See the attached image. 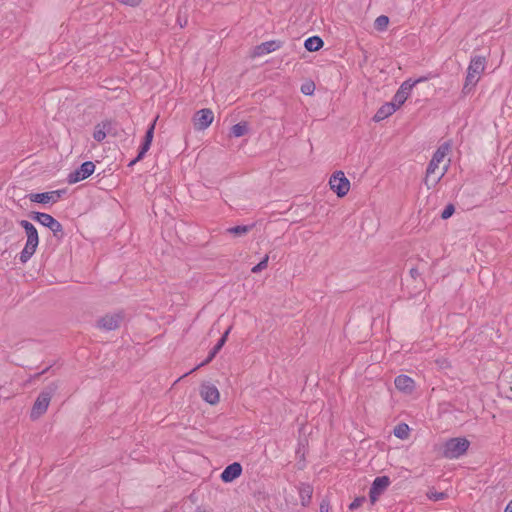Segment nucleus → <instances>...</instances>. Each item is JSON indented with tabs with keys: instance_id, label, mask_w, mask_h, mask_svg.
I'll return each instance as SVG.
<instances>
[{
	"instance_id": "f257e3e1",
	"label": "nucleus",
	"mask_w": 512,
	"mask_h": 512,
	"mask_svg": "<svg viewBox=\"0 0 512 512\" xmlns=\"http://www.w3.org/2000/svg\"><path fill=\"white\" fill-rule=\"evenodd\" d=\"M450 148V144L445 142L434 152L426 170L425 184L428 188L434 187L447 172V166H445L439 174H436V170L439 168V164L448 154Z\"/></svg>"
},
{
	"instance_id": "f03ea898",
	"label": "nucleus",
	"mask_w": 512,
	"mask_h": 512,
	"mask_svg": "<svg viewBox=\"0 0 512 512\" xmlns=\"http://www.w3.org/2000/svg\"><path fill=\"white\" fill-rule=\"evenodd\" d=\"M486 65V59L483 56H475L470 60L467 68V75L465 83L462 88L464 95L469 94L480 79L481 73L484 71Z\"/></svg>"
},
{
	"instance_id": "7ed1b4c3",
	"label": "nucleus",
	"mask_w": 512,
	"mask_h": 512,
	"mask_svg": "<svg viewBox=\"0 0 512 512\" xmlns=\"http://www.w3.org/2000/svg\"><path fill=\"white\" fill-rule=\"evenodd\" d=\"M21 227L24 228L27 236L26 244L20 253V261L26 263L35 253L38 244L39 236L35 226L27 220H21L19 222Z\"/></svg>"
},
{
	"instance_id": "20e7f679",
	"label": "nucleus",
	"mask_w": 512,
	"mask_h": 512,
	"mask_svg": "<svg viewBox=\"0 0 512 512\" xmlns=\"http://www.w3.org/2000/svg\"><path fill=\"white\" fill-rule=\"evenodd\" d=\"M57 389L58 383L51 382L40 392L31 409V419L36 420L47 411L50 401L53 395L56 393Z\"/></svg>"
},
{
	"instance_id": "39448f33",
	"label": "nucleus",
	"mask_w": 512,
	"mask_h": 512,
	"mask_svg": "<svg viewBox=\"0 0 512 512\" xmlns=\"http://www.w3.org/2000/svg\"><path fill=\"white\" fill-rule=\"evenodd\" d=\"M469 446L470 442L466 438H451L444 444L443 456L447 459H457L467 452Z\"/></svg>"
},
{
	"instance_id": "423d86ee",
	"label": "nucleus",
	"mask_w": 512,
	"mask_h": 512,
	"mask_svg": "<svg viewBox=\"0 0 512 512\" xmlns=\"http://www.w3.org/2000/svg\"><path fill=\"white\" fill-rule=\"evenodd\" d=\"M30 217L39 222L41 225L49 228L55 237L58 239H62L64 236L63 226L62 224L53 218L50 214L42 213V212H32Z\"/></svg>"
},
{
	"instance_id": "0eeeda50",
	"label": "nucleus",
	"mask_w": 512,
	"mask_h": 512,
	"mask_svg": "<svg viewBox=\"0 0 512 512\" xmlns=\"http://www.w3.org/2000/svg\"><path fill=\"white\" fill-rule=\"evenodd\" d=\"M329 185L339 197L347 195L350 189V182L342 171H336L330 177Z\"/></svg>"
},
{
	"instance_id": "6e6552de",
	"label": "nucleus",
	"mask_w": 512,
	"mask_h": 512,
	"mask_svg": "<svg viewBox=\"0 0 512 512\" xmlns=\"http://www.w3.org/2000/svg\"><path fill=\"white\" fill-rule=\"evenodd\" d=\"M95 170V164L92 161H86L81 164L79 168L68 174L67 182L69 184H75L88 178L93 174Z\"/></svg>"
},
{
	"instance_id": "1a4fd4ad",
	"label": "nucleus",
	"mask_w": 512,
	"mask_h": 512,
	"mask_svg": "<svg viewBox=\"0 0 512 512\" xmlns=\"http://www.w3.org/2000/svg\"><path fill=\"white\" fill-rule=\"evenodd\" d=\"M122 313L106 314L97 321V327L104 331L116 330L123 321Z\"/></svg>"
},
{
	"instance_id": "9d476101",
	"label": "nucleus",
	"mask_w": 512,
	"mask_h": 512,
	"mask_svg": "<svg viewBox=\"0 0 512 512\" xmlns=\"http://www.w3.org/2000/svg\"><path fill=\"white\" fill-rule=\"evenodd\" d=\"M390 485V478L388 476L376 477L371 485L369 491V498L371 504H374L379 496L388 488Z\"/></svg>"
},
{
	"instance_id": "9b49d317",
	"label": "nucleus",
	"mask_w": 512,
	"mask_h": 512,
	"mask_svg": "<svg viewBox=\"0 0 512 512\" xmlns=\"http://www.w3.org/2000/svg\"><path fill=\"white\" fill-rule=\"evenodd\" d=\"M214 114L211 109L205 108L196 112L193 122L196 130H205L213 122Z\"/></svg>"
},
{
	"instance_id": "f8f14e48",
	"label": "nucleus",
	"mask_w": 512,
	"mask_h": 512,
	"mask_svg": "<svg viewBox=\"0 0 512 512\" xmlns=\"http://www.w3.org/2000/svg\"><path fill=\"white\" fill-rule=\"evenodd\" d=\"M420 81H422V79H418L414 82L407 80L401 84V86L399 87V89L397 90V92L395 93V95L392 99V101L395 104H398V108H400L405 103V101L407 100L408 96L410 95L414 85Z\"/></svg>"
},
{
	"instance_id": "ddd939ff",
	"label": "nucleus",
	"mask_w": 512,
	"mask_h": 512,
	"mask_svg": "<svg viewBox=\"0 0 512 512\" xmlns=\"http://www.w3.org/2000/svg\"><path fill=\"white\" fill-rule=\"evenodd\" d=\"M64 190H54L43 193H31L29 194V199L35 203L47 204L49 202L56 203L58 199L62 196Z\"/></svg>"
},
{
	"instance_id": "4468645a",
	"label": "nucleus",
	"mask_w": 512,
	"mask_h": 512,
	"mask_svg": "<svg viewBox=\"0 0 512 512\" xmlns=\"http://www.w3.org/2000/svg\"><path fill=\"white\" fill-rule=\"evenodd\" d=\"M155 124H156V120H154V122L151 123L150 126L148 127V129L145 133L144 141H143V143L140 147V150L138 152V155L135 159H133L129 163V166H133L136 162L142 160L143 157L145 156L146 152L150 149V146H151V143L153 140V136H154Z\"/></svg>"
},
{
	"instance_id": "2eb2a0df",
	"label": "nucleus",
	"mask_w": 512,
	"mask_h": 512,
	"mask_svg": "<svg viewBox=\"0 0 512 512\" xmlns=\"http://www.w3.org/2000/svg\"><path fill=\"white\" fill-rule=\"evenodd\" d=\"M201 397L209 404H217L220 394L216 386L212 384H203L200 390Z\"/></svg>"
},
{
	"instance_id": "dca6fc26",
	"label": "nucleus",
	"mask_w": 512,
	"mask_h": 512,
	"mask_svg": "<svg viewBox=\"0 0 512 512\" xmlns=\"http://www.w3.org/2000/svg\"><path fill=\"white\" fill-rule=\"evenodd\" d=\"M242 473V466L238 462L228 465L221 473V480L225 483H230L238 478Z\"/></svg>"
},
{
	"instance_id": "f3484780",
	"label": "nucleus",
	"mask_w": 512,
	"mask_h": 512,
	"mask_svg": "<svg viewBox=\"0 0 512 512\" xmlns=\"http://www.w3.org/2000/svg\"><path fill=\"white\" fill-rule=\"evenodd\" d=\"M395 387L406 394L412 393L415 388L414 380L407 375H399L394 380Z\"/></svg>"
},
{
	"instance_id": "a211bd4d",
	"label": "nucleus",
	"mask_w": 512,
	"mask_h": 512,
	"mask_svg": "<svg viewBox=\"0 0 512 512\" xmlns=\"http://www.w3.org/2000/svg\"><path fill=\"white\" fill-rule=\"evenodd\" d=\"M398 109V104L393 101L384 103L373 116L375 122H380L391 116Z\"/></svg>"
},
{
	"instance_id": "6ab92c4d",
	"label": "nucleus",
	"mask_w": 512,
	"mask_h": 512,
	"mask_svg": "<svg viewBox=\"0 0 512 512\" xmlns=\"http://www.w3.org/2000/svg\"><path fill=\"white\" fill-rule=\"evenodd\" d=\"M280 47H281L280 41H276V40L267 41V42H264L255 47L254 55L262 56V55L274 52L275 50L279 49Z\"/></svg>"
},
{
	"instance_id": "aec40b11",
	"label": "nucleus",
	"mask_w": 512,
	"mask_h": 512,
	"mask_svg": "<svg viewBox=\"0 0 512 512\" xmlns=\"http://www.w3.org/2000/svg\"><path fill=\"white\" fill-rule=\"evenodd\" d=\"M299 496L301 500V504L303 506L309 505L312 499L313 487L307 483H301L299 486Z\"/></svg>"
},
{
	"instance_id": "412c9836",
	"label": "nucleus",
	"mask_w": 512,
	"mask_h": 512,
	"mask_svg": "<svg viewBox=\"0 0 512 512\" xmlns=\"http://www.w3.org/2000/svg\"><path fill=\"white\" fill-rule=\"evenodd\" d=\"M323 40L318 36H312L305 40L304 47L310 52L318 51L323 46Z\"/></svg>"
},
{
	"instance_id": "4be33fe9",
	"label": "nucleus",
	"mask_w": 512,
	"mask_h": 512,
	"mask_svg": "<svg viewBox=\"0 0 512 512\" xmlns=\"http://www.w3.org/2000/svg\"><path fill=\"white\" fill-rule=\"evenodd\" d=\"M253 227L254 225H239L228 228L226 232L233 234L234 236L240 237L250 232Z\"/></svg>"
},
{
	"instance_id": "5701e85b",
	"label": "nucleus",
	"mask_w": 512,
	"mask_h": 512,
	"mask_svg": "<svg viewBox=\"0 0 512 512\" xmlns=\"http://www.w3.org/2000/svg\"><path fill=\"white\" fill-rule=\"evenodd\" d=\"M110 123L109 122H103L102 124H97L95 129H94V133H93V138L97 141V142H101L105 139L106 137V128L107 126H109Z\"/></svg>"
},
{
	"instance_id": "b1692460",
	"label": "nucleus",
	"mask_w": 512,
	"mask_h": 512,
	"mask_svg": "<svg viewBox=\"0 0 512 512\" xmlns=\"http://www.w3.org/2000/svg\"><path fill=\"white\" fill-rule=\"evenodd\" d=\"M248 132V125L246 122H240L232 126L231 135L234 137L244 136Z\"/></svg>"
},
{
	"instance_id": "393cba45",
	"label": "nucleus",
	"mask_w": 512,
	"mask_h": 512,
	"mask_svg": "<svg viewBox=\"0 0 512 512\" xmlns=\"http://www.w3.org/2000/svg\"><path fill=\"white\" fill-rule=\"evenodd\" d=\"M394 435L400 439H406L409 436V427L405 423L398 424L394 428Z\"/></svg>"
},
{
	"instance_id": "a878e982",
	"label": "nucleus",
	"mask_w": 512,
	"mask_h": 512,
	"mask_svg": "<svg viewBox=\"0 0 512 512\" xmlns=\"http://www.w3.org/2000/svg\"><path fill=\"white\" fill-rule=\"evenodd\" d=\"M389 23V18L385 15H380L375 20V28L379 31H383L387 28Z\"/></svg>"
},
{
	"instance_id": "bb28decb",
	"label": "nucleus",
	"mask_w": 512,
	"mask_h": 512,
	"mask_svg": "<svg viewBox=\"0 0 512 512\" xmlns=\"http://www.w3.org/2000/svg\"><path fill=\"white\" fill-rule=\"evenodd\" d=\"M269 256L266 255L257 265H255L252 269V273H259L262 270L267 268Z\"/></svg>"
},
{
	"instance_id": "cd10ccee",
	"label": "nucleus",
	"mask_w": 512,
	"mask_h": 512,
	"mask_svg": "<svg viewBox=\"0 0 512 512\" xmlns=\"http://www.w3.org/2000/svg\"><path fill=\"white\" fill-rule=\"evenodd\" d=\"M230 329L231 328H228L224 334L221 336V338L218 340L217 344L212 348L214 351H216L217 353H219V351L222 349V347L224 346V344L226 343L227 341V337H228V334L230 332Z\"/></svg>"
},
{
	"instance_id": "c85d7f7f",
	"label": "nucleus",
	"mask_w": 512,
	"mask_h": 512,
	"mask_svg": "<svg viewBox=\"0 0 512 512\" xmlns=\"http://www.w3.org/2000/svg\"><path fill=\"white\" fill-rule=\"evenodd\" d=\"M315 90V84L313 82H306L301 86V92L305 95H312Z\"/></svg>"
},
{
	"instance_id": "c756f323",
	"label": "nucleus",
	"mask_w": 512,
	"mask_h": 512,
	"mask_svg": "<svg viewBox=\"0 0 512 512\" xmlns=\"http://www.w3.org/2000/svg\"><path fill=\"white\" fill-rule=\"evenodd\" d=\"M455 208L452 204H448L441 213L442 219H448L453 215Z\"/></svg>"
},
{
	"instance_id": "7c9ffc66",
	"label": "nucleus",
	"mask_w": 512,
	"mask_h": 512,
	"mask_svg": "<svg viewBox=\"0 0 512 512\" xmlns=\"http://www.w3.org/2000/svg\"><path fill=\"white\" fill-rule=\"evenodd\" d=\"M218 353L216 351H214L213 349H211V351L209 352L207 358L202 362L200 363L197 367H195L194 369L191 370V372L195 371L196 369H198L199 367H202L208 363H210L213 358L217 355Z\"/></svg>"
},
{
	"instance_id": "2f4dec72",
	"label": "nucleus",
	"mask_w": 512,
	"mask_h": 512,
	"mask_svg": "<svg viewBox=\"0 0 512 512\" xmlns=\"http://www.w3.org/2000/svg\"><path fill=\"white\" fill-rule=\"evenodd\" d=\"M365 501H366L365 497H357L354 499L353 502L350 503L349 509L353 511V510L359 508Z\"/></svg>"
},
{
	"instance_id": "473e14b6",
	"label": "nucleus",
	"mask_w": 512,
	"mask_h": 512,
	"mask_svg": "<svg viewBox=\"0 0 512 512\" xmlns=\"http://www.w3.org/2000/svg\"><path fill=\"white\" fill-rule=\"evenodd\" d=\"M446 497V494L443 492H434L429 495V498L435 501L442 500Z\"/></svg>"
},
{
	"instance_id": "72a5a7b5",
	"label": "nucleus",
	"mask_w": 512,
	"mask_h": 512,
	"mask_svg": "<svg viewBox=\"0 0 512 512\" xmlns=\"http://www.w3.org/2000/svg\"><path fill=\"white\" fill-rule=\"evenodd\" d=\"M410 276L413 278V279H416L417 277H419L420 273L418 272V270L416 268H411L410 271Z\"/></svg>"
},
{
	"instance_id": "f704fd0d",
	"label": "nucleus",
	"mask_w": 512,
	"mask_h": 512,
	"mask_svg": "<svg viewBox=\"0 0 512 512\" xmlns=\"http://www.w3.org/2000/svg\"><path fill=\"white\" fill-rule=\"evenodd\" d=\"M320 512H329V505L325 501L320 504Z\"/></svg>"
},
{
	"instance_id": "c9c22d12",
	"label": "nucleus",
	"mask_w": 512,
	"mask_h": 512,
	"mask_svg": "<svg viewBox=\"0 0 512 512\" xmlns=\"http://www.w3.org/2000/svg\"><path fill=\"white\" fill-rule=\"evenodd\" d=\"M504 512H512V501L507 504Z\"/></svg>"
},
{
	"instance_id": "e433bc0d",
	"label": "nucleus",
	"mask_w": 512,
	"mask_h": 512,
	"mask_svg": "<svg viewBox=\"0 0 512 512\" xmlns=\"http://www.w3.org/2000/svg\"><path fill=\"white\" fill-rule=\"evenodd\" d=\"M47 370H48V368L45 370H42V372H40V373L35 374L34 378H38L40 375L44 374Z\"/></svg>"
},
{
	"instance_id": "4c0bfd02",
	"label": "nucleus",
	"mask_w": 512,
	"mask_h": 512,
	"mask_svg": "<svg viewBox=\"0 0 512 512\" xmlns=\"http://www.w3.org/2000/svg\"><path fill=\"white\" fill-rule=\"evenodd\" d=\"M196 512H207V511H206V510L201 509L200 507H198V508L196 509Z\"/></svg>"
}]
</instances>
